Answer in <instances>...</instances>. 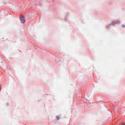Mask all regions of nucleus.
<instances>
[{
  "instance_id": "1",
  "label": "nucleus",
  "mask_w": 125,
  "mask_h": 125,
  "mask_svg": "<svg viewBox=\"0 0 125 125\" xmlns=\"http://www.w3.org/2000/svg\"><path fill=\"white\" fill-rule=\"evenodd\" d=\"M20 20L21 22L22 23H24L25 21V20L24 17L23 16L20 17Z\"/></svg>"
},
{
  "instance_id": "2",
  "label": "nucleus",
  "mask_w": 125,
  "mask_h": 125,
  "mask_svg": "<svg viewBox=\"0 0 125 125\" xmlns=\"http://www.w3.org/2000/svg\"><path fill=\"white\" fill-rule=\"evenodd\" d=\"M122 125H125V123H122Z\"/></svg>"
}]
</instances>
